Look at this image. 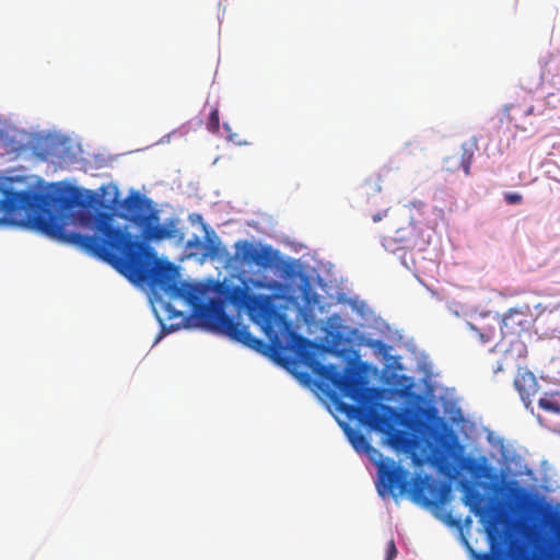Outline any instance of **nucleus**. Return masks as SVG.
<instances>
[{
  "label": "nucleus",
  "mask_w": 560,
  "mask_h": 560,
  "mask_svg": "<svg viewBox=\"0 0 560 560\" xmlns=\"http://www.w3.org/2000/svg\"><path fill=\"white\" fill-rule=\"evenodd\" d=\"M95 196L62 182L37 177V232L115 266L133 283H149L171 298L192 301L194 288L178 281V269L158 259L155 252L125 230L113 215L95 210Z\"/></svg>",
  "instance_id": "nucleus-1"
},
{
  "label": "nucleus",
  "mask_w": 560,
  "mask_h": 560,
  "mask_svg": "<svg viewBox=\"0 0 560 560\" xmlns=\"http://www.w3.org/2000/svg\"><path fill=\"white\" fill-rule=\"evenodd\" d=\"M318 375L329 382L343 396L357 402L348 406L357 418L368 427L380 432H386L392 427V408L386 405H369L370 396L359 377L351 372H340L336 365H319Z\"/></svg>",
  "instance_id": "nucleus-2"
},
{
  "label": "nucleus",
  "mask_w": 560,
  "mask_h": 560,
  "mask_svg": "<svg viewBox=\"0 0 560 560\" xmlns=\"http://www.w3.org/2000/svg\"><path fill=\"white\" fill-rule=\"evenodd\" d=\"M0 224L35 230V188L25 177L0 175Z\"/></svg>",
  "instance_id": "nucleus-3"
},
{
  "label": "nucleus",
  "mask_w": 560,
  "mask_h": 560,
  "mask_svg": "<svg viewBox=\"0 0 560 560\" xmlns=\"http://www.w3.org/2000/svg\"><path fill=\"white\" fill-rule=\"evenodd\" d=\"M126 218L141 230V236L148 242H161L168 238L183 241L184 234L177 229V220L168 219L164 225L160 222V212L153 208L151 199L138 192L124 200Z\"/></svg>",
  "instance_id": "nucleus-4"
},
{
  "label": "nucleus",
  "mask_w": 560,
  "mask_h": 560,
  "mask_svg": "<svg viewBox=\"0 0 560 560\" xmlns=\"http://www.w3.org/2000/svg\"><path fill=\"white\" fill-rule=\"evenodd\" d=\"M201 317L212 330L237 342L253 349H258L261 346V341L250 334L248 327L229 316L219 303L203 306Z\"/></svg>",
  "instance_id": "nucleus-5"
},
{
  "label": "nucleus",
  "mask_w": 560,
  "mask_h": 560,
  "mask_svg": "<svg viewBox=\"0 0 560 560\" xmlns=\"http://www.w3.org/2000/svg\"><path fill=\"white\" fill-rule=\"evenodd\" d=\"M377 472V491L380 495L390 494L396 498L410 491L409 471L397 465L395 460L381 462Z\"/></svg>",
  "instance_id": "nucleus-6"
},
{
  "label": "nucleus",
  "mask_w": 560,
  "mask_h": 560,
  "mask_svg": "<svg viewBox=\"0 0 560 560\" xmlns=\"http://www.w3.org/2000/svg\"><path fill=\"white\" fill-rule=\"evenodd\" d=\"M234 247V257L243 265H255L267 269L273 265L277 258V252L269 245H256L244 240L236 242Z\"/></svg>",
  "instance_id": "nucleus-7"
},
{
  "label": "nucleus",
  "mask_w": 560,
  "mask_h": 560,
  "mask_svg": "<svg viewBox=\"0 0 560 560\" xmlns=\"http://www.w3.org/2000/svg\"><path fill=\"white\" fill-rule=\"evenodd\" d=\"M537 316L530 311L529 305L510 308L501 319V330L504 336H517L528 332Z\"/></svg>",
  "instance_id": "nucleus-8"
},
{
  "label": "nucleus",
  "mask_w": 560,
  "mask_h": 560,
  "mask_svg": "<svg viewBox=\"0 0 560 560\" xmlns=\"http://www.w3.org/2000/svg\"><path fill=\"white\" fill-rule=\"evenodd\" d=\"M69 151V139L57 133L37 132V159L57 163Z\"/></svg>",
  "instance_id": "nucleus-9"
},
{
  "label": "nucleus",
  "mask_w": 560,
  "mask_h": 560,
  "mask_svg": "<svg viewBox=\"0 0 560 560\" xmlns=\"http://www.w3.org/2000/svg\"><path fill=\"white\" fill-rule=\"evenodd\" d=\"M246 310L254 320L264 323L266 327H270L278 316L270 298L267 295L253 294Z\"/></svg>",
  "instance_id": "nucleus-10"
},
{
  "label": "nucleus",
  "mask_w": 560,
  "mask_h": 560,
  "mask_svg": "<svg viewBox=\"0 0 560 560\" xmlns=\"http://www.w3.org/2000/svg\"><path fill=\"white\" fill-rule=\"evenodd\" d=\"M514 387L520 394L524 405L529 407L532 404V396L537 393L538 387L534 373L525 369H518L514 378Z\"/></svg>",
  "instance_id": "nucleus-11"
},
{
  "label": "nucleus",
  "mask_w": 560,
  "mask_h": 560,
  "mask_svg": "<svg viewBox=\"0 0 560 560\" xmlns=\"http://www.w3.org/2000/svg\"><path fill=\"white\" fill-rule=\"evenodd\" d=\"M535 308L538 311L537 317L545 315L552 329L560 332V293L538 303Z\"/></svg>",
  "instance_id": "nucleus-12"
},
{
  "label": "nucleus",
  "mask_w": 560,
  "mask_h": 560,
  "mask_svg": "<svg viewBox=\"0 0 560 560\" xmlns=\"http://www.w3.org/2000/svg\"><path fill=\"white\" fill-rule=\"evenodd\" d=\"M206 231V237H205V249L206 256H209L211 258H221L228 254L225 247L221 245V242L214 231L208 230V228L203 226Z\"/></svg>",
  "instance_id": "nucleus-13"
},
{
  "label": "nucleus",
  "mask_w": 560,
  "mask_h": 560,
  "mask_svg": "<svg viewBox=\"0 0 560 560\" xmlns=\"http://www.w3.org/2000/svg\"><path fill=\"white\" fill-rule=\"evenodd\" d=\"M477 150L478 143L476 139H471L462 144V154L458 161L466 176L470 175V166Z\"/></svg>",
  "instance_id": "nucleus-14"
},
{
  "label": "nucleus",
  "mask_w": 560,
  "mask_h": 560,
  "mask_svg": "<svg viewBox=\"0 0 560 560\" xmlns=\"http://www.w3.org/2000/svg\"><path fill=\"white\" fill-rule=\"evenodd\" d=\"M253 296L245 287L235 285L229 289L226 299L235 306L245 307L249 303V299Z\"/></svg>",
  "instance_id": "nucleus-15"
},
{
  "label": "nucleus",
  "mask_w": 560,
  "mask_h": 560,
  "mask_svg": "<svg viewBox=\"0 0 560 560\" xmlns=\"http://www.w3.org/2000/svg\"><path fill=\"white\" fill-rule=\"evenodd\" d=\"M349 440L352 444L353 448L358 452H370L372 450V446L368 439L358 431H353L349 433Z\"/></svg>",
  "instance_id": "nucleus-16"
},
{
  "label": "nucleus",
  "mask_w": 560,
  "mask_h": 560,
  "mask_svg": "<svg viewBox=\"0 0 560 560\" xmlns=\"http://www.w3.org/2000/svg\"><path fill=\"white\" fill-rule=\"evenodd\" d=\"M556 396L557 394H545L544 397L538 399V406L545 411L560 413V404Z\"/></svg>",
  "instance_id": "nucleus-17"
},
{
  "label": "nucleus",
  "mask_w": 560,
  "mask_h": 560,
  "mask_svg": "<svg viewBox=\"0 0 560 560\" xmlns=\"http://www.w3.org/2000/svg\"><path fill=\"white\" fill-rule=\"evenodd\" d=\"M207 129L212 132L217 133L220 129V117H219V110L218 108H212L209 115V120L207 124Z\"/></svg>",
  "instance_id": "nucleus-18"
},
{
  "label": "nucleus",
  "mask_w": 560,
  "mask_h": 560,
  "mask_svg": "<svg viewBox=\"0 0 560 560\" xmlns=\"http://www.w3.org/2000/svg\"><path fill=\"white\" fill-rule=\"evenodd\" d=\"M459 168H462V165L455 155L444 159L443 170H445L446 172L454 173Z\"/></svg>",
  "instance_id": "nucleus-19"
},
{
  "label": "nucleus",
  "mask_w": 560,
  "mask_h": 560,
  "mask_svg": "<svg viewBox=\"0 0 560 560\" xmlns=\"http://www.w3.org/2000/svg\"><path fill=\"white\" fill-rule=\"evenodd\" d=\"M504 200L509 205H517L523 201V196L518 192H505L504 194Z\"/></svg>",
  "instance_id": "nucleus-20"
},
{
  "label": "nucleus",
  "mask_w": 560,
  "mask_h": 560,
  "mask_svg": "<svg viewBox=\"0 0 560 560\" xmlns=\"http://www.w3.org/2000/svg\"><path fill=\"white\" fill-rule=\"evenodd\" d=\"M397 556V548L394 539H390L386 548V560H393Z\"/></svg>",
  "instance_id": "nucleus-21"
},
{
  "label": "nucleus",
  "mask_w": 560,
  "mask_h": 560,
  "mask_svg": "<svg viewBox=\"0 0 560 560\" xmlns=\"http://www.w3.org/2000/svg\"><path fill=\"white\" fill-rule=\"evenodd\" d=\"M387 211H388V207L386 208H383L382 210L375 212V213H372L371 217H372V220L373 222H380L383 218H385L387 215Z\"/></svg>",
  "instance_id": "nucleus-22"
},
{
  "label": "nucleus",
  "mask_w": 560,
  "mask_h": 560,
  "mask_svg": "<svg viewBox=\"0 0 560 560\" xmlns=\"http://www.w3.org/2000/svg\"><path fill=\"white\" fill-rule=\"evenodd\" d=\"M424 489V485L422 480H417L413 485V493L415 497H417L418 493H420Z\"/></svg>",
  "instance_id": "nucleus-23"
},
{
  "label": "nucleus",
  "mask_w": 560,
  "mask_h": 560,
  "mask_svg": "<svg viewBox=\"0 0 560 560\" xmlns=\"http://www.w3.org/2000/svg\"><path fill=\"white\" fill-rule=\"evenodd\" d=\"M166 311L168 312V318H173V317H177V316H180L182 313L180 312H177V311H174V310H171V306L167 305L166 306Z\"/></svg>",
  "instance_id": "nucleus-24"
},
{
  "label": "nucleus",
  "mask_w": 560,
  "mask_h": 560,
  "mask_svg": "<svg viewBox=\"0 0 560 560\" xmlns=\"http://www.w3.org/2000/svg\"><path fill=\"white\" fill-rule=\"evenodd\" d=\"M199 243H200V242H199V237H198V236H195V237H194V241L191 240V241H189V242L187 243V246H188V247H192L194 245H199Z\"/></svg>",
  "instance_id": "nucleus-25"
},
{
  "label": "nucleus",
  "mask_w": 560,
  "mask_h": 560,
  "mask_svg": "<svg viewBox=\"0 0 560 560\" xmlns=\"http://www.w3.org/2000/svg\"><path fill=\"white\" fill-rule=\"evenodd\" d=\"M499 371H502V366H501V365H499V366L494 370V372H499Z\"/></svg>",
  "instance_id": "nucleus-26"
},
{
  "label": "nucleus",
  "mask_w": 560,
  "mask_h": 560,
  "mask_svg": "<svg viewBox=\"0 0 560 560\" xmlns=\"http://www.w3.org/2000/svg\"><path fill=\"white\" fill-rule=\"evenodd\" d=\"M547 515H548V517H553V513L550 511H548Z\"/></svg>",
  "instance_id": "nucleus-27"
},
{
  "label": "nucleus",
  "mask_w": 560,
  "mask_h": 560,
  "mask_svg": "<svg viewBox=\"0 0 560 560\" xmlns=\"http://www.w3.org/2000/svg\"><path fill=\"white\" fill-rule=\"evenodd\" d=\"M532 113H533V107H529L527 110V114H532Z\"/></svg>",
  "instance_id": "nucleus-28"
},
{
  "label": "nucleus",
  "mask_w": 560,
  "mask_h": 560,
  "mask_svg": "<svg viewBox=\"0 0 560 560\" xmlns=\"http://www.w3.org/2000/svg\"><path fill=\"white\" fill-rule=\"evenodd\" d=\"M302 342H303V343H308L310 341H308L307 339L303 338V339H302Z\"/></svg>",
  "instance_id": "nucleus-29"
}]
</instances>
